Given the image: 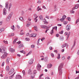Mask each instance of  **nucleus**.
<instances>
[{"label":"nucleus","instance_id":"obj_1","mask_svg":"<svg viewBox=\"0 0 79 79\" xmlns=\"http://www.w3.org/2000/svg\"><path fill=\"white\" fill-rule=\"evenodd\" d=\"M63 67V63H61L59 66L58 71L59 73V75H61L63 73L62 68Z\"/></svg>","mask_w":79,"mask_h":79},{"label":"nucleus","instance_id":"obj_2","mask_svg":"<svg viewBox=\"0 0 79 79\" xmlns=\"http://www.w3.org/2000/svg\"><path fill=\"white\" fill-rule=\"evenodd\" d=\"M13 12H12L9 14V16L6 19V21H7V22H8L9 21H10V19L11 18V16H12V15H13Z\"/></svg>","mask_w":79,"mask_h":79},{"label":"nucleus","instance_id":"obj_3","mask_svg":"<svg viewBox=\"0 0 79 79\" xmlns=\"http://www.w3.org/2000/svg\"><path fill=\"white\" fill-rule=\"evenodd\" d=\"M7 53H6V52H5L3 55L2 56L1 58L2 59H5V58H6V57H7Z\"/></svg>","mask_w":79,"mask_h":79},{"label":"nucleus","instance_id":"obj_4","mask_svg":"<svg viewBox=\"0 0 79 79\" xmlns=\"http://www.w3.org/2000/svg\"><path fill=\"white\" fill-rule=\"evenodd\" d=\"M41 66L40 65V64H38L37 66V69L38 71H40L41 69Z\"/></svg>","mask_w":79,"mask_h":79},{"label":"nucleus","instance_id":"obj_5","mask_svg":"<svg viewBox=\"0 0 79 79\" xmlns=\"http://www.w3.org/2000/svg\"><path fill=\"white\" fill-rule=\"evenodd\" d=\"M37 34H31L29 35L30 37H35L37 35Z\"/></svg>","mask_w":79,"mask_h":79},{"label":"nucleus","instance_id":"obj_6","mask_svg":"<svg viewBox=\"0 0 79 79\" xmlns=\"http://www.w3.org/2000/svg\"><path fill=\"white\" fill-rule=\"evenodd\" d=\"M79 7V4H76L75 6V7H74L73 9H72V10H74L75 9H77V8H78Z\"/></svg>","mask_w":79,"mask_h":79},{"label":"nucleus","instance_id":"obj_7","mask_svg":"<svg viewBox=\"0 0 79 79\" xmlns=\"http://www.w3.org/2000/svg\"><path fill=\"white\" fill-rule=\"evenodd\" d=\"M15 79H22V77H21V76L19 75H16Z\"/></svg>","mask_w":79,"mask_h":79},{"label":"nucleus","instance_id":"obj_8","mask_svg":"<svg viewBox=\"0 0 79 79\" xmlns=\"http://www.w3.org/2000/svg\"><path fill=\"white\" fill-rule=\"evenodd\" d=\"M27 23L26 24V26L27 27H29L30 25L31 24V22H29V21H27Z\"/></svg>","mask_w":79,"mask_h":79},{"label":"nucleus","instance_id":"obj_9","mask_svg":"<svg viewBox=\"0 0 79 79\" xmlns=\"http://www.w3.org/2000/svg\"><path fill=\"white\" fill-rule=\"evenodd\" d=\"M7 13L6 12V9L4 8L3 10V15H6Z\"/></svg>","mask_w":79,"mask_h":79},{"label":"nucleus","instance_id":"obj_10","mask_svg":"<svg viewBox=\"0 0 79 79\" xmlns=\"http://www.w3.org/2000/svg\"><path fill=\"white\" fill-rule=\"evenodd\" d=\"M66 29L67 31H69V30H70V29H71V26L67 25L66 26Z\"/></svg>","mask_w":79,"mask_h":79},{"label":"nucleus","instance_id":"obj_11","mask_svg":"<svg viewBox=\"0 0 79 79\" xmlns=\"http://www.w3.org/2000/svg\"><path fill=\"white\" fill-rule=\"evenodd\" d=\"M52 66H53V65L51 64H49L47 65V68L48 69L50 68H52Z\"/></svg>","mask_w":79,"mask_h":79},{"label":"nucleus","instance_id":"obj_12","mask_svg":"<svg viewBox=\"0 0 79 79\" xmlns=\"http://www.w3.org/2000/svg\"><path fill=\"white\" fill-rule=\"evenodd\" d=\"M34 61V59H31V60H30V61H29V64H32L33 63V61Z\"/></svg>","mask_w":79,"mask_h":79},{"label":"nucleus","instance_id":"obj_13","mask_svg":"<svg viewBox=\"0 0 79 79\" xmlns=\"http://www.w3.org/2000/svg\"><path fill=\"white\" fill-rule=\"evenodd\" d=\"M66 45L67 46H68V44L67 43H65V44L62 45L61 47L62 48H64V47H66Z\"/></svg>","mask_w":79,"mask_h":79},{"label":"nucleus","instance_id":"obj_14","mask_svg":"<svg viewBox=\"0 0 79 79\" xmlns=\"http://www.w3.org/2000/svg\"><path fill=\"white\" fill-rule=\"evenodd\" d=\"M19 48H22V47H24V45L23 44H20L18 47Z\"/></svg>","mask_w":79,"mask_h":79},{"label":"nucleus","instance_id":"obj_15","mask_svg":"<svg viewBox=\"0 0 79 79\" xmlns=\"http://www.w3.org/2000/svg\"><path fill=\"white\" fill-rule=\"evenodd\" d=\"M10 60V58L8 57H7L6 60V63L7 64L9 63V61Z\"/></svg>","mask_w":79,"mask_h":79},{"label":"nucleus","instance_id":"obj_16","mask_svg":"<svg viewBox=\"0 0 79 79\" xmlns=\"http://www.w3.org/2000/svg\"><path fill=\"white\" fill-rule=\"evenodd\" d=\"M15 73H16V72H15L12 75L10 76L9 77L10 79H13V77H14V76L15 74Z\"/></svg>","mask_w":79,"mask_h":79},{"label":"nucleus","instance_id":"obj_17","mask_svg":"<svg viewBox=\"0 0 79 79\" xmlns=\"http://www.w3.org/2000/svg\"><path fill=\"white\" fill-rule=\"evenodd\" d=\"M10 51L12 53L13 52H15V49H13V48H10Z\"/></svg>","mask_w":79,"mask_h":79},{"label":"nucleus","instance_id":"obj_18","mask_svg":"<svg viewBox=\"0 0 79 79\" xmlns=\"http://www.w3.org/2000/svg\"><path fill=\"white\" fill-rule=\"evenodd\" d=\"M76 45V41H74V44L73 45V46H72V48H71V50H73V48H74V47L75 45Z\"/></svg>","mask_w":79,"mask_h":79},{"label":"nucleus","instance_id":"obj_19","mask_svg":"<svg viewBox=\"0 0 79 79\" xmlns=\"http://www.w3.org/2000/svg\"><path fill=\"white\" fill-rule=\"evenodd\" d=\"M19 19L21 20V21H22L23 22L24 21V19H23V17H19Z\"/></svg>","mask_w":79,"mask_h":79},{"label":"nucleus","instance_id":"obj_20","mask_svg":"<svg viewBox=\"0 0 79 79\" xmlns=\"http://www.w3.org/2000/svg\"><path fill=\"white\" fill-rule=\"evenodd\" d=\"M63 40H64V37H63V36H60V40H61V41H62Z\"/></svg>","mask_w":79,"mask_h":79},{"label":"nucleus","instance_id":"obj_21","mask_svg":"<svg viewBox=\"0 0 79 79\" xmlns=\"http://www.w3.org/2000/svg\"><path fill=\"white\" fill-rule=\"evenodd\" d=\"M47 26L45 25H41V27L42 28H43L44 29H45V28Z\"/></svg>","mask_w":79,"mask_h":79},{"label":"nucleus","instance_id":"obj_22","mask_svg":"<svg viewBox=\"0 0 79 79\" xmlns=\"http://www.w3.org/2000/svg\"><path fill=\"white\" fill-rule=\"evenodd\" d=\"M60 58H61V57L60 56V54L59 53L57 55V59H58V60H60Z\"/></svg>","mask_w":79,"mask_h":79},{"label":"nucleus","instance_id":"obj_23","mask_svg":"<svg viewBox=\"0 0 79 79\" xmlns=\"http://www.w3.org/2000/svg\"><path fill=\"white\" fill-rule=\"evenodd\" d=\"M6 6H5V7L6 8H8V2H6Z\"/></svg>","mask_w":79,"mask_h":79},{"label":"nucleus","instance_id":"obj_24","mask_svg":"<svg viewBox=\"0 0 79 79\" xmlns=\"http://www.w3.org/2000/svg\"><path fill=\"white\" fill-rule=\"evenodd\" d=\"M6 70L7 71H9V70H10V67H9V66H6Z\"/></svg>","mask_w":79,"mask_h":79},{"label":"nucleus","instance_id":"obj_25","mask_svg":"<svg viewBox=\"0 0 79 79\" xmlns=\"http://www.w3.org/2000/svg\"><path fill=\"white\" fill-rule=\"evenodd\" d=\"M34 73H31V77L32 78V79H34Z\"/></svg>","mask_w":79,"mask_h":79},{"label":"nucleus","instance_id":"obj_26","mask_svg":"<svg viewBox=\"0 0 79 79\" xmlns=\"http://www.w3.org/2000/svg\"><path fill=\"white\" fill-rule=\"evenodd\" d=\"M4 30H5V29L3 28H2L0 29V33H1V32H3Z\"/></svg>","mask_w":79,"mask_h":79},{"label":"nucleus","instance_id":"obj_27","mask_svg":"<svg viewBox=\"0 0 79 79\" xmlns=\"http://www.w3.org/2000/svg\"><path fill=\"white\" fill-rule=\"evenodd\" d=\"M2 53H5V49H1V52Z\"/></svg>","mask_w":79,"mask_h":79},{"label":"nucleus","instance_id":"obj_28","mask_svg":"<svg viewBox=\"0 0 79 79\" xmlns=\"http://www.w3.org/2000/svg\"><path fill=\"white\" fill-rule=\"evenodd\" d=\"M11 28V29L13 30V31H15V26L14 25L12 26Z\"/></svg>","mask_w":79,"mask_h":79},{"label":"nucleus","instance_id":"obj_29","mask_svg":"<svg viewBox=\"0 0 79 79\" xmlns=\"http://www.w3.org/2000/svg\"><path fill=\"white\" fill-rule=\"evenodd\" d=\"M34 28L35 30L36 31H38V28L36 26L34 27Z\"/></svg>","mask_w":79,"mask_h":79},{"label":"nucleus","instance_id":"obj_30","mask_svg":"<svg viewBox=\"0 0 79 79\" xmlns=\"http://www.w3.org/2000/svg\"><path fill=\"white\" fill-rule=\"evenodd\" d=\"M39 18L41 20H42L43 19V16L42 15H41L39 16Z\"/></svg>","mask_w":79,"mask_h":79},{"label":"nucleus","instance_id":"obj_31","mask_svg":"<svg viewBox=\"0 0 79 79\" xmlns=\"http://www.w3.org/2000/svg\"><path fill=\"white\" fill-rule=\"evenodd\" d=\"M55 29L56 31H57V27H52V30H54V29Z\"/></svg>","mask_w":79,"mask_h":79},{"label":"nucleus","instance_id":"obj_32","mask_svg":"<svg viewBox=\"0 0 79 79\" xmlns=\"http://www.w3.org/2000/svg\"><path fill=\"white\" fill-rule=\"evenodd\" d=\"M37 11H39V10H40V11H41V10H42V8H39V6H38L37 8Z\"/></svg>","mask_w":79,"mask_h":79},{"label":"nucleus","instance_id":"obj_33","mask_svg":"<svg viewBox=\"0 0 79 79\" xmlns=\"http://www.w3.org/2000/svg\"><path fill=\"white\" fill-rule=\"evenodd\" d=\"M23 31V30H21V33L19 34V35H23V34H24V33L22 32Z\"/></svg>","mask_w":79,"mask_h":79},{"label":"nucleus","instance_id":"obj_34","mask_svg":"<svg viewBox=\"0 0 79 79\" xmlns=\"http://www.w3.org/2000/svg\"><path fill=\"white\" fill-rule=\"evenodd\" d=\"M67 19L69 20V21H71V19L70 17H68L67 18Z\"/></svg>","mask_w":79,"mask_h":79},{"label":"nucleus","instance_id":"obj_35","mask_svg":"<svg viewBox=\"0 0 79 79\" xmlns=\"http://www.w3.org/2000/svg\"><path fill=\"white\" fill-rule=\"evenodd\" d=\"M10 71L12 73H14V72L15 71V70L14 69H12Z\"/></svg>","mask_w":79,"mask_h":79},{"label":"nucleus","instance_id":"obj_36","mask_svg":"<svg viewBox=\"0 0 79 79\" xmlns=\"http://www.w3.org/2000/svg\"><path fill=\"white\" fill-rule=\"evenodd\" d=\"M22 73L23 74V76L25 75V74H26V73H25V71L24 70L22 71Z\"/></svg>","mask_w":79,"mask_h":79},{"label":"nucleus","instance_id":"obj_37","mask_svg":"<svg viewBox=\"0 0 79 79\" xmlns=\"http://www.w3.org/2000/svg\"><path fill=\"white\" fill-rule=\"evenodd\" d=\"M54 32V31H53V30H52L51 31H50V33L51 34H52H52H53V32Z\"/></svg>","mask_w":79,"mask_h":79},{"label":"nucleus","instance_id":"obj_38","mask_svg":"<svg viewBox=\"0 0 79 79\" xmlns=\"http://www.w3.org/2000/svg\"><path fill=\"white\" fill-rule=\"evenodd\" d=\"M3 42L5 44H8V41L3 40Z\"/></svg>","mask_w":79,"mask_h":79},{"label":"nucleus","instance_id":"obj_39","mask_svg":"<svg viewBox=\"0 0 79 79\" xmlns=\"http://www.w3.org/2000/svg\"><path fill=\"white\" fill-rule=\"evenodd\" d=\"M66 16L65 15H64L62 17V18L64 19H66Z\"/></svg>","mask_w":79,"mask_h":79},{"label":"nucleus","instance_id":"obj_40","mask_svg":"<svg viewBox=\"0 0 79 79\" xmlns=\"http://www.w3.org/2000/svg\"><path fill=\"white\" fill-rule=\"evenodd\" d=\"M12 6V4L11 3H10V4L9 8H11Z\"/></svg>","mask_w":79,"mask_h":79},{"label":"nucleus","instance_id":"obj_41","mask_svg":"<svg viewBox=\"0 0 79 79\" xmlns=\"http://www.w3.org/2000/svg\"><path fill=\"white\" fill-rule=\"evenodd\" d=\"M54 9L55 10V11H57V9H56V5L54 6Z\"/></svg>","mask_w":79,"mask_h":79},{"label":"nucleus","instance_id":"obj_42","mask_svg":"<svg viewBox=\"0 0 79 79\" xmlns=\"http://www.w3.org/2000/svg\"><path fill=\"white\" fill-rule=\"evenodd\" d=\"M64 19H63V18L60 19V21H61L62 22H63V21H64Z\"/></svg>","mask_w":79,"mask_h":79},{"label":"nucleus","instance_id":"obj_43","mask_svg":"<svg viewBox=\"0 0 79 79\" xmlns=\"http://www.w3.org/2000/svg\"><path fill=\"white\" fill-rule=\"evenodd\" d=\"M28 74H31V70L29 69L28 71Z\"/></svg>","mask_w":79,"mask_h":79},{"label":"nucleus","instance_id":"obj_44","mask_svg":"<svg viewBox=\"0 0 79 79\" xmlns=\"http://www.w3.org/2000/svg\"><path fill=\"white\" fill-rule=\"evenodd\" d=\"M45 38L43 37L41 39V41L42 42H43V40H45Z\"/></svg>","mask_w":79,"mask_h":79},{"label":"nucleus","instance_id":"obj_45","mask_svg":"<svg viewBox=\"0 0 79 79\" xmlns=\"http://www.w3.org/2000/svg\"><path fill=\"white\" fill-rule=\"evenodd\" d=\"M31 48H35V45L32 44V45H31Z\"/></svg>","mask_w":79,"mask_h":79},{"label":"nucleus","instance_id":"obj_46","mask_svg":"<svg viewBox=\"0 0 79 79\" xmlns=\"http://www.w3.org/2000/svg\"><path fill=\"white\" fill-rule=\"evenodd\" d=\"M39 40H40V39H39L37 42V45H39Z\"/></svg>","mask_w":79,"mask_h":79},{"label":"nucleus","instance_id":"obj_47","mask_svg":"<svg viewBox=\"0 0 79 79\" xmlns=\"http://www.w3.org/2000/svg\"><path fill=\"white\" fill-rule=\"evenodd\" d=\"M16 41V40H15L13 41V44H15Z\"/></svg>","mask_w":79,"mask_h":79},{"label":"nucleus","instance_id":"obj_48","mask_svg":"<svg viewBox=\"0 0 79 79\" xmlns=\"http://www.w3.org/2000/svg\"><path fill=\"white\" fill-rule=\"evenodd\" d=\"M78 22H79V19H77L76 22V24H77V23H78Z\"/></svg>","mask_w":79,"mask_h":79},{"label":"nucleus","instance_id":"obj_49","mask_svg":"<svg viewBox=\"0 0 79 79\" xmlns=\"http://www.w3.org/2000/svg\"><path fill=\"white\" fill-rule=\"evenodd\" d=\"M62 59L63 60H65V57H64V56H63L62 57Z\"/></svg>","mask_w":79,"mask_h":79},{"label":"nucleus","instance_id":"obj_50","mask_svg":"<svg viewBox=\"0 0 79 79\" xmlns=\"http://www.w3.org/2000/svg\"><path fill=\"white\" fill-rule=\"evenodd\" d=\"M8 74H9L10 75V74H13V73L12 72H11L10 71L9 72Z\"/></svg>","mask_w":79,"mask_h":79},{"label":"nucleus","instance_id":"obj_51","mask_svg":"<svg viewBox=\"0 0 79 79\" xmlns=\"http://www.w3.org/2000/svg\"><path fill=\"white\" fill-rule=\"evenodd\" d=\"M4 64H5V62H3L2 64V66H4Z\"/></svg>","mask_w":79,"mask_h":79},{"label":"nucleus","instance_id":"obj_52","mask_svg":"<svg viewBox=\"0 0 79 79\" xmlns=\"http://www.w3.org/2000/svg\"><path fill=\"white\" fill-rule=\"evenodd\" d=\"M17 44H19H19H21V41H19L18 42H17Z\"/></svg>","mask_w":79,"mask_h":79},{"label":"nucleus","instance_id":"obj_53","mask_svg":"<svg viewBox=\"0 0 79 79\" xmlns=\"http://www.w3.org/2000/svg\"><path fill=\"white\" fill-rule=\"evenodd\" d=\"M25 40H28V41H29V40H30V39H29V38H26Z\"/></svg>","mask_w":79,"mask_h":79},{"label":"nucleus","instance_id":"obj_54","mask_svg":"<svg viewBox=\"0 0 79 79\" xmlns=\"http://www.w3.org/2000/svg\"><path fill=\"white\" fill-rule=\"evenodd\" d=\"M64 24H67V23H68V22L67 21H65L64 22Z\"/></svg>","mask_w":79,"mask_h":79},{"label":"nucleus","instance_id":"obj_55","mask_svg":"<svg viewBox=\"0 0 79 79\" xmlns=\"http://www.w3.org/2000/svg\"><path fill=\"white\" fill-rule=\"evenodd\" d=\"M51 56L52 57H54V54H53V53H52L51 54Z\"/></svg>","mask_w":79,"mask_h":79},{"label":"nucleus","instance_id":"obj_56","mask_svg":"<svg viewBox=\"0 0 79 79\" xmlns=\"http://www.w3.org/2000/svg\"><path fill=\"white\" fill-rule=\"evenodd\" d=\"M41 3V2L40 1H38V2H37V3Z\"/></svg>","mask_w":79,"mask_h":79},{"label":"nucleus","instance_id":"obj_57","mask_svg":"<svg viewBox=\"0 0 79 79\" xmlns=\"http://www.w3.org/2000/svg\"><path fill=\"white\" fill-rule=\"evenodd\" d=\"M45 18H47V19H49V16H48L47 15H46L45 17Z\"/></svg>","mask_w":79,"mask_h":79},{"label":"nucleus","instance_id":"obj_58","mask_svg":"<svg viewBox=\"0 0 79 79\" xmlns=\"http://www.w3.org/2000/svg\"><path fill=\"white\" fill-rule=\"evenodd\" d=\"M63 30H62L60 32H59V33L61 34H63Z\"/></svg>","mask_w":79,"mask_h":79},{"label":"nucleus","instance_id":"obj_59","mask_svg":"<svg viewBox=\"0 0 79 79\" xmlns=\"http://www.w3.org/2000/svg\"><path fill=\"white\" fill-rule=\"evenodd\" d=\"M37 73V72L36 71V70H35L34 71V74H36Z\"/></svg>","mask_w":79,"mask_h":79},{"label":"nucleus","instance_id":"obj_60","mask_svg":"<svg viewBox=\"0 0 79 79\" xmlns=\"http://www.w3.org/2000/svg\"><path fill=\"white\" fill-rule=\"evenodd\" d=\"M56 35L57 37H59V34H57Z\"/></svg>","mask_w":79,"mask_h":79},{"label":"nucleus","instance_id":"obj_61","mask_svg":"<svg viewBox=\"0 0 79 79\" xmlns=\"http://www.w3.org/2000/svg\"><path fill=\"white\" fill-rule=\"evenodd\" d=\"M43 22H44V23L46 22V19H44L43 20Z\"/></svg>","mask_w":79,"mask_h":79},{"label":"nucleus","instance_id":"obj_62","mask_svg":"<svg viewBox=\"0 0 79 79\" xmlns=\"http://www.w3.org/2000/svg\"><path fill=\"white\" fill-rule=\"evenodd\" d=\"M54 52H56V53H57L58 51L56 50H55Z\"/></svg>","mask_w":79,"mask_h":79},{"label":"nucleus","instance_id":"obj_63","mask_svg":"<svg viewBox=\"0 0 79 79\" xmlns=\"http://www.w3.org/2000/svg\"><path fill=\"white\" fill-rule=\"evenodd\" d=\"M14 35H15V34H14V33H12L10 35V36H13Z\"/></svg>","mask_w":79,"mask_h":79},{"label":"nucleus","instance_id":"obj_64","mask_svg":"<svg viewBox=\"0 0 79 79\" xmlns=\"http://www.w3.org/2000/svg\"><path fill=\"white\" fill-rule=\"evenodd\" d=\"M77 55H79V50H78L77 52Z\"/></svg>","mask_w":79,"mask_h":79}]
</instances>
